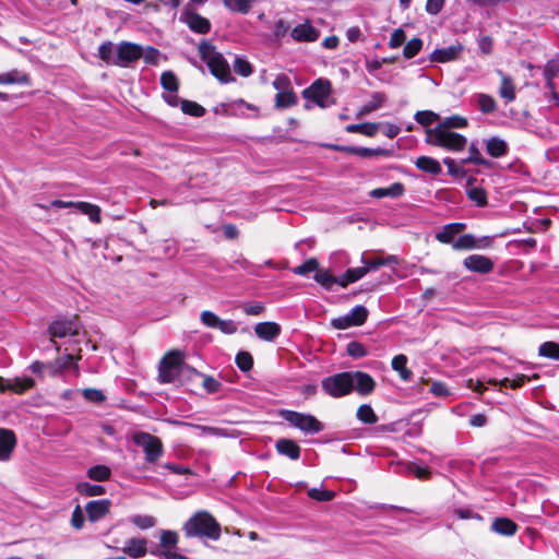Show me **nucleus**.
Wrapping results in <instances>:
<instances>
[{"label":"nucleus","instance_id":"b1692460","mask_svg":"<svg viewBox=\"0 0 559 559\" xmlns=\"http://www.w3.org/2000/svg\"><path fill=\"white\" fill-rule=\"evenodd\" d=\"M491 530L499 535L513 536L518 531V525L510 519L497 518L491 524Z\"/></svg>","mask_w":559,"mask_h":559},{"label":"nucleus","instance_id":"de8ad7c7","mask_svg":"<svg viewBox=\"0 0 559 559\" xmlns=\"http://www.w3.org/2000/svg\"><path fill=\"white\" fill-rule=\"evenodd\" d=\"M423 48V40L420 38H413L406 43L403 49V56L406 59L415 57Z\"/></svg>","mask_w":559,"mask_h":559},{"label":"nucleus","instance_id":"2f4dec72","mask_svg":"<svg viewBox=\"0 0 559 559\" xmlns=\"http://www.w3.org/2000/svg\"><path fill=\"white\" fill-rule=\"evenodd\" d=\"M75 209L81 213L87 215L93 223L100 222V209L99 206L88 202H76Z\"/></svg>","mask_w":559,"mask_h":559},{"label":"nucleus","instance_id":"393cba45","mask_svg":"<svg viewBox=\"0 0 559 559\" xmlns=\"http://www.w3.org/2000/svg\"><path fill=\"white\" fill-rule=\"evenodd\" d=\"M486 150L491 157L499 158L508 153V144L504 140L492 136L486 141Z\"/></svg>","mask_w":559,"mask_h":559},{"label":"nucleus","instance_id":"ea45409f","mask_svg":"<svg viewBox=\"0 0 559 559\" xmlns=\"http://www.w3.org/2000/svg\"><path fill=\"white\" fill-rule=\"evenodd\" d=\"M117 50L111 41L102 44L98 48V57L106 63H112L116 60Z\"/></svg>","mask_w":559,"mask_h":559},{"label":"nucleus","instance_id":"8fccbe9b","mask_svg":"<svg viewBox=\"0 0 559 559\" xmlns=\"http://www.w3.org/2000/svg\"><path fill=\"white\" fill-rule=\"evenodd\" d=\"M538 354L548 358H559V344L555 342H545L538 348Z\"/></svg>","mask_w":559,"mask_h":559},{"label":"nucleus","instance_id":"f8f14e48","mask_svg":"<svg viewBox=\"0 0 559 559\" xmlns=\"http://www.w3.org/2000/svg\"><path fill=\"white\" fill-rule=\"evenodd\" d=\"M181 21L198 34H207L211 29L210 21L192 10H186L181 15Z\"/></svg>","mask_w":559,"mask_h":559},{"label":"nucleus","instance_id":"6e6552de","mask_svg":"<svg viewBox=\"0 0 559 559\" xmlns=\"http://www.w3.org/2000/svg\"><path fill=\"white\" fill-rule=\"evenodd\" d=\"M181 356L178 352L167 354L159 364L158 379L163 383L174 382L180 372Z\"/></svg>","mask_w":559,"mask_h":559},{"label":"nucleus","instance_id":"774afa93","mask_svg":"<svg viewBox=\"0 0 559 559\" xmlns=\"http://www.w3.org/2000/svg\"><path fill=\"white\" fill-rule=\"evenodd\" d=\"M201 322L207 328L217 329L218 322L221 320L214 312L205 310L201 313Z\"/></svg>","mask_w":559,"mask_h":559},{"label":"nucleus","instance_id":"680f3d73","mask_svg":"<svg viewBox=\"0 0 559 559\" xmlns=\"http://www.w3.org/2000/svg\"><path fill=\"white\" fill-rule=\"evenodd\" d=\"M159 540L164 548L175 547L178 543V534L174 531H162Z\"/></svg>","mask_w":559,"mask_h":559},{"label":"nucleus","instance_id":"c03bdc74","mask_svg":"<svg viewBox=\"0 0 559 559\" xmlns=\"http://www.w3.org/2000/svg\"><path fill=\"white\" fill-rule=\"evenodd\" d=\"M160 84L165 92L178 91V79L171 71H166L162 74Z\"/></svg>","mask_w":559,"mask_h":559},{"label":"nucleus","instance_id":"1a4fd4ad","mask_svg":"<svg viewBox=\"0 0 559 559\" xmlns=\"http://www.w3.org/2000/svg\"><path fill=\"white\" fill-rule=\"evenodd\" d=\"M117 56L114 64L128 67L130 63L139 60L143 56V48L140 45L122 41L116 46Z\"/></svg>","mask_w":559,"mask_h":559},{"label":"nucleus","instance_id":"052dcab7","mask_svg":"<svg viewBox=\"0 0 559 559\" xmlns=\"http://www.w3.org/2000/svg\"><path fill=\"white\" fill-rule=\"evenodd\" d=\"M236 364L240 370L249 371L253 365L252 356L247 352H240L236 356Z\"/></svg>","mask_w":559,"mask_h":559},{"label":"nucleus","instance_id":"3c124183","mask_svg":"<svg viewBox=\"0 0 559 559\" xmlns=\"http://www.w3.org/2000/svg\"><path fill=\"white\" fill-rule=\"evenodd\" d=\"M477 103L479 110L484 114H490L496 109V100L487 94H479L477 96Z\"/></svg>","mask_w":559,"mask_h":559},{"label":"nucleus","instance_id":"6ab92c4d","mask_svg":"<svg viewBox=\"0 0 559 559\" xmlns=\"http://www.w3.org/2000/svg\"><path fill=\"white\" fill-rule=\"evenodd\" d=\"M254 332L259 338L272 342L281 334V326L275 322H260L254 326Z\"/></svg>","mask_w":559,"mask_h":559},{"label":"nucleus","instance_id":"4468645a","mask_svg":"<svg viewBox=\"0 0 559 559\" xmlns=\"http://www.w3.org/2000/svg\"><path fill=\"white\" fill-rule=\"evenodd\" d=\"M319 34V31L314 28L309 21L296 25L290 32L292 38L298 43L316 41Z\"/></svg>","mask_w":559,"mask_h":559},{"label":"nucleus","instance_id":"4c0bfd02","mask_svg":"<svg viewBox=\"0 0 559 559\" xmlns=\"http://www.w3.org/2000/svg\"><path fill=\"white\" fill-rule=\"evenodd\" d=\"M528 378L524 374H518L514 379L504 378L502 380L489 379V384H499L501 388L510 386L512 389L521 388Z\"/></svg>","mask_w":559,"mask_h":559},{"label":"nucleus","instance_id":"ddd939ff","mask_svg":"<svg viewBox=\"0 0 559 559\" xmlns=\"http://www.w3.org/2000/svg\"><path fill=\"white\" fill-rule=\"evenodd\" d=\"M51 337H66L68 335L79 334V324L73 319L56 320L49 325Z\"/></svg>","mask_w":559,"mask_h":559},{"label":"nucleus","instance_id":"7ed1b4c3","mask_svg":"<svg viewBox=\"0 0 559 559\" xmlns=\"http://www.w3.org/2000/svg\"><path fill=\"white\" fill-rule=\"evenodd\" d=\"M199 53L201 59L206 62L211 73L217 80L222 83L234 81L228 62L221 52L215 50L213 45L207 41H202L199 45Z\"/></svg>","mask_w":559,"mask_h":559},{"label":"nucleus","instance_id":"bf43d9fd","mask_svg":"<svg viewBox=\"0 0 559 559\" xmlns=\"http://www.w3.org/2000/svg\"><path fill=\"white\" fill-rule=\"evenodd\" d=\"M130 522L141 530H147L155 525V519L150 515H133Z\"/></svg>","mask_w":559,"mask_h":559},{"label":"nucleus","instance_id":"0eeeda50","mask_svg":"<svg viewBox=\"0 0 559 559\" xmlns=\"http://www.w3.org/2000/svg\"><path fill=\"white\" fill-rule=\"evenodd\" d=\"M332 85L329 80L318 79L309 87L304 90V98L316 103L321 108H326L334 102L330 100Z\"/></svg>","mask_w":559,"mask_h":559},{"label":"nucleus","instance_id":"58836bf2","mask_svg":"<svg viewBox=\"0 0 559 559\" xmlns=\"http://www.w3.org/2000/svg\"><path fill=\"white\" fill-rule=\"evenodd\" d=\"M346 131L349 133H362L368 136H373L378 131V124L377 123H360V124H348L346 126Z\"/></svg>","mask_w":559,"mask_h":559},{"label":"nucleus","instance_id":"72a5a7b5","mask_svg":"<svg viewBox=\"0 0 559 559\" xmlns=\"http://www.w3.org/2000/svg\"><path fill=\"white\" fill-rule=\"evenodd\" d=\"M557 74H559V59H551L544 68V78L548 88H554V79Z\"/></svg>","mask_w":559,"mask_h":559},{"label":"nucleus","instance_id":"f03ea898","mask_svg":"<svg viewBox=\"0 0 559 559\" xmlns=\"http://www.w3.org/2000/svg\"><path fill=\"white\" fill-rule=\"evenodd\" d=\"M426 143L448 151L460 152L465 148L467 139L453 130L437 124L426 129Z\"/></svg>","mask_w":559,"mask_h":559},{"label":"nucleus","instance_id":"c9c22d12","mask_svg":"<svg viewBox=\"0 0 559 559\" xmlns=\"http://www.w3.org/2000/svg\"><path fill=\"white\" fill-rule=\"evenodd\" d=\"M224 5L236 13L247 14L252 8V0H223Z\"/></svg>","mask_w":559,"mask_h":559},{"label":"nucleus","instance_id":"e433bc0d","mask_svg":"<svg viewBox=\"0 0 559 559\" xmlns=\"http://www.w3.org/2000/svg\"><path fill=\"white\" fill-rule=\"evenodd\" d=\"M87 476L95 481H105L110 478L111 471L106 465H95L87 469Z\"/></svg>","mask_w":559,"mask_h":559},{"label":"nucleus","instance_id":"69168bd1","mask_svg":"<svg viewBox=\"0 0 559 559\" xmlns=\"http://www.w3.org/2000/svg\"><path fill=\"white\" fill-rule=\"evenodd\" d=\"M468 151H469L468 157L464 158L462 160V163H473L475 165H486L487 164V160L481 157L479 150L474 144H472L469 146Z\"/></svg>","mask_w":559,"mask_h":559},{"label":"nucleus","instance_id":"13d9d810","mask_svg":"<svg viewBox=\"0 0 559 559\" xmlns=\"http://www.w3.org/2000/svg\"><path fill=\"white\" fill-rule=\"evenodd\" d=\"M277 93H283L293 90L290 79L286 74H278L272 83Z\"/></svg>","mask_w":559,"mask_h":559},{"label":"nucleus","instance_id":"c756f323","mask_svg":"<svg viewBox=\"0 0 559 559\" xmlns=\"http://www.w3.org/2000/svg\"><path fill=\"white\" fill-rule=\"evenodd\" d=\"M0 84H29V76L20 71L12 70L10 72L0 74Z\"/></svg>","mask_w":559,"mask_h":559},{"label":"nucleus","instance_id":"603ef678","mask_svg":"<svg viewBox=\"0 0 559 559\" xmlns=\"http://www.w3.org/2000/svg\"><path fill=\"white\" fill-rule=\"evenodd\" d=\"M181 110L190 116L193 117H201L204 115L205 109L199 105L198 103L190 102V100H182L181 102Z\"/></svg>","mask_w":559,"mask_h":559},{"label":"nucleus","instance_id":"a211bd4d","mask_svg":"<svg viewBox=\"0 0 559 559\" xmlns=\"http://www.w3.org/2000/svg\"><path fill=\"white\" fill-rule=\"evenodd\" d=\"M16 439L11 430L0 429V461H8L15 447Z\"/></svg>","mask_w":559,"mask_h":559},{"label":"nucleus","instance_id":"7c9ffc66","mask_svg":"<svg viewBox=\"0 0 559 559\" xmlns=\"http://www.w3.org/2000/svg\"><path fill=\"white\" fill-rule=\"evenodd\" d=\"M407 357L403 354L396 355L392 359V368L397 371L401 379L408 381L412 378V371L406 368Z\"/></svg>","mask_w":559,"mask_h":559},{"label":"nucleus","instance_id":"20e7f679","mask_svg":"<svg viewBox=\"0 0 559 559\" xmlns=\"http://www.w3.org/2000/svg\"><path fill=\"white\" fill-rule=\"evenodd\" d=\"M322 390L332 397H342L353 391L352 372H340L324 378L321 381Z\"/></svg>","mask_w":559,"mask_h":559},{"label":"nucleus","instance_id":"f257e3e1","mask_svg":"<svg viewBox=\"0 0 559 559\" xmlns=\"http://www.w3.org/2000/svg\"><path fill=\"white\" fill-rule=\"evenodd\" d=\"M183 531L188 537H207L217 540L221 537V525L207 512H195L183 525Z\"/></svg>","mask_w":559,"mask_h":559},{"label":"nucleus","instance_id":"09e8293b","mask_svg":"<svg viewBox=\"0 0 559 559\" xmlns=\"http://www.w3.org/2000/svg\"><path fill=\"white\" fill-rule=\"evenodd\" d=\"M467 197L471 201H473L477 206H485L487 204V194L484 189L478 187H473L467 190Z\"/></svg>","mask_w":559,"mask_h":559},{"label":"nucleus","instance_id":"bb28decb","mask_svg":"<svg viewBox=\"0 0 559 559\" xmlns=\"http://www.w3.org/2000/svg\"><path fill=\"white\" fill-rule=\"evenodd\" d=\"M385 100L386 96L383 93H372L371 100L360 107V109L357 112V118H362L370 114L371 111L379 109Z\"/></svg>","mask_w":559,"mask_h":559},{"label":"nucleus","instance_id":"473e14b6","mask_svg":"<svg viewBox=\"0 0 559 559\" xmlns=\"http://www.w3.org/2000/svg\"><path fill=\"white\" fill-rule=\"evenodd\" d=\"M297 104V96L294 92L287 91L283 93H277L275 95V108L282 109V108H288L292 106H295Z\"/></svg>","mask_w":559,"mask_h":559},{"label":"nucleus","instance_id":"dca6fc26","mask_svg":"<svg viewBox=\"0 0 559 559\" xmlns=\"http://www.w3.org/2000/svg\"><path fill=\"white\" fill-rule=\"evenodd\" d=\"M353 376V390L360 395L370 394L376 385L374 380L366 372L356 371L352 372Z\"/></svg>","mask_w":559,"mask_h":559},{"label":"nucleus","instance_id":"9d476101","mask_svg":"<svg viewBox=\"0 0 559 559\" xmlns=\"http://www.w3.org/2000/svg\"><path fill=\"white\" fill-rule=\"evenodd\" d=\"M463 51L464 46L457 41L451 46L435 49L430 53L429 60L433 63H445L455 61L461 57Z\"/></svg>","mask_w":559,"mask_h":559},{"label":"nucleus","instance_id":"4d7b16f0","mask_svg":"<svg viewBox=\"0 0 559 559\" xmlns=\"http://www.w3.org/2000/svg\"><path fill=\"white\" fill-rule=\"evenodd\" d=\"M308 496L317 501H331L335 497V493L331 490L311 488L308 490Z\"/></svg>","mask_w":559,"mask_h":559},{"label":"nucleus","instance_id":"423d86ee","mask_svg":"<svg viewBox=\"0 0 559 559\" xmlns=\"http://www.w3.org/2000/svg\"><path fill=\"white\" fill-rule=\"evenodd\" d=\"M132 439L136 445L143 449L147 463L153 464L162 457L164 448L162 441L156 436L140 431L135 432Z\"/></svg>","mask_w":559,"mask_h":559},{"label":"nucleus","instance_id":"0e129e2a","mask_svg":"<svg viewBox=\"0 0 559 559\" xmlns=\"http://www.w3.org/2000/svg\"><path fill=\"white\" fill-rule=\"evenodd\" d=\"M84 399L93 403H102L105 401V395L100 390L97 389H84L81 391Z\"/></svg>","mask_w":559,"mask_h":559},{"label":"nucleus","instance_id":"79ce46f5","mask_svg":"<svg viewBox=\"0 0 559 559\" xmlns=\"http://www.w3.org/2000/svg\"><path fill=\"white\" fill-rule=\"evenodd\" d=\"M357 418L364 424H376L378 421V416L373 412L370 405L364 404L360 405L357 409Z\"/></svg>","mask_w":559,"mask_h":559},{"label":"nucleus","instance_id":"4be33fe9","mask_svg":"<svg viewBox=\"0 0 559 559\" xmlns=\"http://www.w3.org/2000/svg\"><path fill=\"white\" fill-rule=\"evenodd\" d=\"M122 550L131 558H142L146 555L147 542L144 538H130Z\"/></svg>","mask_w":559,"mask_h":559},{"label":"nucleus","instance_id":"2eb2a0df","mask_svg":"<svg viewBox=\"0 0 559 559\" xmlns=\"http://www.w3.org/2000/svg\"><path fill=\"white\" fill-rule=\"evenodd\" d=\"M491 240L488 237L483 239H476L471 234L460 236L453 243L454 250H471V249H483L490 245Z\"/></svg>","mask_w":559,"mask_h":559},{"label":"nucleus","instance_id":"49530a36","mask_svg":"<svg viewBox=\"0 0 559 559\" xmlns=\"http://www.w3.org/2000/svg\"><path fill=\"white\" fill-rule=\"evenodd\" d=\"M415 120L421 124V126H425V127H428L430 124H432L433 122H437L440 120V117L438 114L433 112V111H430V110H423V111H417L416 115H415Z\"/></svg>","mask_w":559,"mask_h":559},{"label":"nucleus","instance_id":"a878e982","mask_svg":"<svg viewBox=\"0 0 559 559\" xmlns=\"http://www.w3.org/2000/svg\"><path fill=\"white\" fill-rule=\"evenodd\" d=\"M34 386L35 381L29 377L8 379V391H12L16 394H23Z\"/></svg>","mask_w":559,"mask_h":559},{"label":"nucleus","instance_id":"9b49d317","mask_svg":"<svg viewBox=\"0 0 559 559\" xmlns=\"http://www.w3.org/2000/svg\"><path fill=\"white\" fill-rule=\"evenodd\" d=\"M463 265L466 270L479 274H488L493 269V262L481 254H471L463 260Z\"/></svg>","mask_w":559,"mask_h":559},{"label":"nucleus","instance_id":"f3484780","mask_svg":"<svg viewBox=\"0 0 559 559\" xmlns=\"http://www.w3.org/2000/svg\"><path fill=\"white\" fill-rule=\"evenodd\" d=\"M111 502L108 499L93 500L87 502L85 511L90 521L96 522L103 519L110 509Z\"/></svg>","mask_w":559,"mask_h":559},{"label":"nucleus","instance_id":"a19ab883","mask_svg":"<svg viewBox=\"0 0 559 559\" xmlns=\"http://www.w3.org/2000/svg\"><path fill=\"white\" fill-rule=\"evenodd\" d=\"M467 124V119L457 115L447 117L438 123V126L444 127L448 130L465 128Z\"/></svg>","mask_w":559,"mask_h":559},{"label":"nucleus","instance_id":"a18cd8bd","mask_svg":"<svg viewBox=\"0 0 559 559\" xmlns=\"http://www.w3.org/2000/svg\"><path fill=\"white\" fill-rule=\"evenodd\" d=\"M74 365V356L67 354L56 359L55 365H51V374H57L62 370Z\"/></svg>","mask_w":559,"mask_h":559},{"label":"nucleus","instance_id":"39448f33","mask_svg":"<svg viewBox=\"0 0 559 559\" xmlns=\"http://www.w3.org/2000/svg\"><path fill=\"white\" fill-rule=\"evenodd\" d=\"M281 416L293 427L300 429L307 435H314L323 430V424L310 414L283 411Z\"/></svg>","mask_w":559,"mask_h":559},{"label":"nucleus","instance_id":"f704fd0d","mask_svg":"<svg viewBox=\"0 0 559 559\" xmlns=\"http://www.w3.org/2000/svg\"><path fill=\"white\" fill-rule=\"evenodd\" d=\"M314 281L328 290H332L336 283V276H334L330 270H318L314 275Z\"/></svg>","mask_w":559,"mask_h":559},{"label":"nucleus","instance_id":"37998d69","mask_svg":"<svg viewBox=\"0 0 559 559\" xmlns=\"http://www.w3.org/2000/svg\"><path fill=\"white\" fill-rule=\"evenodd\" d=\"M76 489L80 493L88 497L102 496L105 493V488L100 485H92L90 483H79Z\"/></svg>","mask_w":559,"mask_h":559},{"label":"nucleus","instance_id":"c85d7f7f","mask_svg":"<svg viewBox=\"0 0 559 559\" xmlns=\"http://www.w3.org/2000/svg\"><path fill=\"white\" fill-rule=\"evenodd\" d=\"M415 165L418 169L431 175H439L442 170L440 163L428 156H419L416 159Z\"/></svg>","mask_w":559,"mask_h":559},{"label":"nucleus","instance_id":"5701e85b","mask_svg":"<svg viewBox=\"0 0 559 559\" xmlns=\"http://www.w3.org/2000/svg\"><path fill=\"white\" fill-rule=\"evenodd\" d=\"M465 229L463 223H451L443 226L442 230L436 234V239L442 243H453L455 235Z\"/></svg>","mask_w":559,"mask_h":559},{"label":"nucleus","instance_id":"338daca9","mask_svg":"<svg viewBox=\"0 0 559 559\" xmlns=\"http://www.w3.org/2000/svg\"><path fill=\"white\" fill-rule=\"evenodd\" d=\"M477 45L483 55H490L493 48V40L488 35H481L477 38Z\"/></svg>","mask_w":559,"mask_h":559},{"label":"nucleus","instance_id":"e2e57ef3","mask_svg":"<svg viewBox=\"0 0 559 559\" xmlns=\"http://www.w3.org/2000/svg\"><path fill=\"white\" fill-rule=\"evenodd\" d=\"M346 350H347V354L354 358H360V357H365L367 355V350H366L365 346L361 343L356 342V341L349 342L347 344Z\"/></svg>","mask_w":559,"mask_h":559},{"label":"nucleus","instance_id":"412c9836","mask_svg":"<svg viewBox=\"0 0 559 559\" xmlns=\"http://www.w3.org/2000/svg\"><path fill=\"white\" fill-rule=\"evenodd\" d=\"M497 74L501 78V84L499 87L500 97L503 98L507 103L513 102L516 97V94L512 78L503 73L501 70H497Z\"/></svg>","mask_w":559,"mask_h":559},{"label":"nucleus","instance_id":"aec40b11","mask_svg":"<svg viewBox=\"0 0 559 559\" xmlns=\"http://www.w3.org/2000/svg\"><path fill=\"white\" fill-rule=\"evenodd\" d=\"M275 448L281 455H285L290 460H298L300 457L301 449L294 440L286 438L278 439L275 443Z\"/></svg>","mask_w":559,"mask_h":559},{"label":"nucleus","instance_id":"5fc2aeb1","mask_svg":"<svg viewBox=\"0 0 559 559\" xmlns=\"http://www.w3.org/2000/svg\"><path fill=\"white\" fill-rule=\"evenodd\" d=\"M234 70L237 74L247 78L252 73V66L245 58L237 57L234 61Z\"/></svg>","mask_w":559,"mask_h":559},{"label":"nucleus","instance_id":"cd10ccee","mask_svg":"<svg viewBox=\"0 0 559 559\" xmlns=\"http://www.w3.org/2000/svg\"><path fill=\"white\" fill-rule=\"evenodd\" d=\"M404 193V186L401 182H395L388 188H377L370 191L369 195L372 198H397Z\"/></svg>","mask_w":559,"mask_h":559},{"label":"nucleus","instance_id":"6e6d98bb","mask_svg":"<svg viewBox=\"0 0 559 559\" xmlns=\"http://www.w3.org/2000/svg\"><path fill=\"white\" fill-rule=\"evenodd\" d=\"M352 321H355L358 326L364 324L368 317V310L366 307L358 305L354 307L349 313H347Z\"/></svg>","mask_w":559,"mask_h":559},{"label":"nucleus","instance_id":"864d4df0","mask_svg":"<svg viewBox=\"0 0 559 559\" xmlns=\"http://www.w3.org/2000/svg\"><path fill=\"white\" fill-rule=\"evenodd\" d=\"M319 262L317 259L311 258L305 261L301 265L293 269V272L297 275H308L313 271H318Z\"/></svg>","mask_w":559,"mask_h":559}]
</instances>
